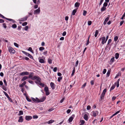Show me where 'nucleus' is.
<instances>
[{
  "label": "nucleus",
  "instance_id": "nucleus-1",
  "mask_svg": "<svg viewBox=\"0 0 125 125\" xmlns=\"http://www.w3.org/2000/svg\"><path fill=\"white\" fill-rule=\"evenodd\" d=\"M32 79L33 80H36L35 81V82L36 83L38 84L42 87H43L44 86V84L41 82V79L39 77L34 76V77L32 78Z\"/></svg>",
  "mask_w": 125,
  "mask_h": 125
},
{
  "label": "nucleus",
  "instance_id": "nucleus-2",
  "mask_svg": "<svg viewBox=\"0 0 125 125\" xmlns=\"http://www.w3.org/2000/svg\"><path fill=\"white\" fill-rule=\"evenodd\" d=\"M98 112L97 111H94L91 113V115L94 117L96 116L98 114Z\"/></svg>",
  "mask_w": 125,
  "mask_h": 125
},
{
  "label": "nucleus",
  "instance_id": "nucleus-3",
  "mask_svg": "<svg viewBox=\"0 0 125 125\" xmlns=\"http://www.w3.org/2000/svg\"><path fill=\"white\" fill-rule=\"evenodd\" d=\"M44 90L45 92L46 95H48L50 94L48 88L47 86L45 87L44 88Z\"/></svg>",
  "mask_w": 125,
  "mask_h": 125
},
{
  "label": "nucleus",
  "instance_id": "nucleus-4",
  "mask_svg": "<svg viewBox=\"0 0 125 125\" xmlns=\"http://www.w3.org/2000/svg\"><path fill=\"white\" fill-rule=\"evenodd\" d=\"M8 49L9 52L10 53H15V51L12 47L10 46L9 47Z\"/></svg>",
  "mask_w": 125,
  "mask_h": 125
},
{
  "label": "nucleus",
  "instance_id": "nucleus-5",
  "mask_svg": "<svg viewBox=\"0 0 125 125\" xmlns=\"http://www.w3.org/2000/svg\"><path fill=\"white\" fill-rule=\"evenodd\" d=\"M3 93L5 95L7 98H8L9 100V101L11 102H12V100L11 99V98H10L9 97V95L7 94V93L6 92H5L4 91H3Z\"/></svg>",
  "mask_w": 125,
  "mask_h": 125
},
{
  "label": "nucleus",
  "instance_id": "nucleus-6",
  "mask_svg": "<svg viewBox=\"0 0 125 125\" xmlns=\"http://www.w3.org/2000/svg\"><path fill=\"white\" fill-rule=\"evenodd\" d=\"M29 74V73L27 72H23L20 73V75L21 76H24L28 75Z\"/></svg>",
  "mask_w": 125,
  "mask_h": 125
},
{
  "label": "nucleus",
  "instance_id": "nucleus-7",
  "mask_svg": "<svg viewBox=\"0 0 125 125\" xmlns=\"http://www.w3.org/2000/svg\"><path fill=\"white\" fill-rule=\"evenodd\" d=\"M28 17L27 16H26L25 17H24L23 18H21V19H19V21H26L28 18Z\"/></svg>",
  "mask_w": 125,
  "mask_h": 125
},
{
  "label": "nucleus",
  "instance_id": "nucleus-8",
  "mask_svg": "<svg viewBox=\"0 0 125 125\" xmlns=\"http://www.w3.org/2000/svg\"><path fill=\"white\" fill-rule=\"evenodd\" d=\"M32 100L33 102L35 103H38V101H39V99L37 98H36V99L32 98Z\"/></svg>",
  "mask_w": 125,
  "mask_h": 125
},
{
  "label": "nucleus",
  "instance_id": "nucleus-9",
  "mask_svg": "<svg viewBox=\"0 0 125 125\" xmlns=\"http://www.w3.org/2000/svg\"><path fill=\"white\" fill-rule=\"evenodd\" d=\"M32 118V117L30 116H26L25 117V119L28 121L31 120Z\"/></svg>",
  "mask_w": 125,
  "mask_h": 125
},
{
  "label": "nucleus",
  "instance_id": "nucleus-10",
  "mask_svg": "<svg viewBox=\"0 0 125 125\" xmlns=\"http://www.w3.org/2000/svg\"><path fill=\"white\" fill-rule=\"evenodd\" d=\"M50 85L52 90L55 89V85L53 83L51 82L50 83Z\"/></svg>",
  "mask_w": 125,
  "mask_h": 125
},
{
  "label": "nucleus",
  "instance_id": "nucleus-11",
  "mask_svg": "<svg viewBox=\"0 0 125 125\" xmlns=\"http://www.w3.org/2000/svg\"><path fill=\"white\" fill-rule=\"evenodd\" d=\"M46 97L45 96H43L42 98H41L40 99H39V101H38V103L40 102H43L45 99H46Z\"/></svg>",
  "mask_w": 125,
  "mask_h": 125
},
{
  "label": "nucleus",
  "instance_id": "nucleus-12",
  "mask_svg": "<svg viewBox=\"0 0 125 125\" xmlns=\"http://www.w3.org/2000/svg\"><path fill=\"white\" fill-rule=\"evenodd\" d=\"M40 11V10L39 8H38L36 10H34V14H35L36 13H39Z\"/></svg>",
  "mask_w": 125,
  "mask_h": 125
},
{
  "label": "nucleus",
  "instance_id": "nucleus-13",
  "mask_svg": "<svg viewBox=\"0 0 125 125\" xmlns=\"http://www.w3.org/2000/svg\"><path fill=\"white\" fill-rule=\"evenodd\" d=\"M23 121V119L22 117V116H20L19 117V119L18 120V122H22Z\"/></svg>",
  "mask_w": 125,
  "mask_h": 125
},
{
  "label": "nucleus",
  "instance_id": "nucleus-14",
  "mask_svg": "<svg viewBox=\"0 0 125 125\" xmlns=\"http://www.w3.org/2000/svg\"><path fill=\"white\" fill-rule=\"evenodd\" d=\"M34 75V73H31L29 75L28 78H31L32 79V78L34 76H33Z\"/></svg>",
  "mask_w": 125,
  "mask_h": 125
},
{
  "label": "nucleus",
  "instance_id": "nucleus-15",
  "mask_svg": "<svg viewBox=\"0 0 125 125\" xmlns=\"http://www.w3.org/2000/svg\"><path fill=\"white\" fill-rule=\"evenodd\" d=\"M80 3L78 2H76L74 5L75 7L78 8L79 6Z\"/></svg>",
  "mask_w": 125,
  "mask_h": 125
},
{
  "label": "nucleus",
  "instance_id": "nucleus-16",
  "mask_svg": "<svg viewBox=\"0 0 125 125\" xmlns=\"http://www.w3.org/2000/svg\"><path fill=\"white\" fill-rule=\"evenodd\" d=\"M26 82L25 81H24L20 85H19V87H22L23 86L26 84Z\"/></svg>",
  "mask_w": 125,
  "mask_h": 125
},
{
  "label": "nucleus",
  "instance_id": "nucleus-17",
  "mask_svg": "<svg viewBox=\"0 0 125 125\" xmlns=\"http://www.w3.org/2000/svg\"><path fill=\"white\" fill-rule=\"evenodd\" d=\"M28 77L27 76H24L23 77L21 80V81H24L28 78Z\"/></svg>",
  "mask_w": 125,
  "mask_h": 125
},
{
  "label": "nucleus",
  "instance_id": "nucleus-18",
  "mask_svg": "<svg viewBox=\"0 0 125 125\" xmlns=\"http://www.w3.org/2000/svg\"><path fill=\"white\" fill-rule=\"evenodd\" d=\"M54 120H49L48 122H47V123L48 124H49L52 123L54 122Z\"/></svg>",
  "mask_w": 125,
  "mask_h": 125
},
{
  "label": "nucleus",
  "instance_id": "nucleus-19",
  "mask_svg": "<svg viewBox=\"0 0 125 125\" xmlns=\"http://www.w3.org/2000/svg\"><path fill=\"white\" fill-rule=\"evenodd\" d=\"M84 118L86 121H87L88 120V116L87 114L84 115Z\"/></svg>",
  "mask_w": 125,
  "mask_h": 125
},
{
  "label": "nucleus",
  "instance_id": "nucleus-20",
  "mask_svg": "<svg viewBox=\"0 0 125 125\" xmlns=\"http://www.w3.org/2000/svg\"><path fill=\"white\" fill-rule=\"evenodd\" d=\"M119 54L118 53H116L115 55V58L116 59H117L119 57Z\"/></svg>",
  "mask_w": 125,
  "mask_h": 125
},
{
  "label": "nucleus",
  "instance_id": "nucleus-21",
  "mask_svg": "<svg viewBox=\"0 0 125 125\" xmlns=\"http://www.w3.org/2000/svg\"><path fill=\"white\" fill-rule=\"evenodd\" d=\"M73 119V118L72 116L70 117L68 119L69 122H71Z\"/></svg>",
  "mask_w": 125,
  "mask_h": 125
},
{
  "label": "nucleus",
  "instance_id": "nucleus-22",
  "mask_svg": "<svg viewBox=\"0 0 125 125\" xmlns=\"http://www.w3.org/2000/svg\"><path fill=\"white\" fill-rule=\"evenodd\" d=\"M75 67H74L73 68V70L72 73L71 74V76H73V75L74 74V73L75 72Z\"/></svg>",
  "mask_w": 125,
  "mask_h": 125
},
{
  "label": "nucleus",
  "instance_id": "nucleus-23",
  "mask_svg": "<svg viewBox=\"0 0 125 125\" xmlns=\"http://www.w3.org/2000/svg\"><path fill=\"white\" fill-rule=\"evenodd\" d=\"M39 62H40L42 63H44V60L42 59H39Z\"/></svg>",
  "mask_w": 125,
  "mask_h": 125
},
{
  "label": "nucleus",
  "instance_id": "nucleus-24",
  "mask_svg": "<svg viewBox=\"0 0 125 125\" xmlns=\"http://www.w3.org/2000/svg\"><path fill=\"white\" fill-rule=\"evenodd\" d=\"M22 52L23 53L25 54L26 56H28L29 55H29L30 54L27 53L25 52L22 51Z\"/></svg>",
  "mask_w": 125,
  "mask_h": 125
},
{
  "label": "nucleus",
  "instance_id": "nucleus-25",
  "mask_svg": "<svg viewBox=\"0 0 125 125\" xmlns=\"http://www.w3.org/2000/svg\"><path fill=\"white\" fill-rule=\"evenodd\" d=\"M105 95L102 94L101 96L100 99L102 100L104 99Z\"/></svg>",
  "mask_w": 125,
  "mask_h": 125
},
{
  "label": "nucleus",
  "instance_id": "nucleus-26",
  "mask_svg": "<svg viewBox=\"0 0 125 125\" xmlns=\"http://www.w3.org/2000/svg\"><path fill=\"white\" fill-rule=\"evenodd\" d=\"M110 73V71L109 70L108 71L106 77H108L109 76Z\"/></svg>",
  "mask_w": 125,
  "mask_h": 125
},
{
  "label": "nucleus",
  "instance_id": "nucleus-27",
  "mask_svg": "<svg viewBox=\"0 0 125 125\" xmlns=\"http://www.w3.org/2000/svg\"><path fill=\"white\" fill-rule=\"evenodd\" d=\"M106 9V7L103 6V7H102L101 8V10L102 11H104V10H105Z\"/></svg>",
  "mask_w": 125,
  "mask_h": 125
},
{
  "label": "nucleus",
  "instance_id": "nucleus-28",
  "mask_svg": "<svg viewBox=\"0 0 125 125\" xmlns=\"http://www.w3.org/2000/svg\"><path fill=\"white\" fill-rule=\"evenodd\" d=\"M98 30H96L95 31V34L94 35V36L95 37H96L97 36L98 34Z\"/></svg>",
  "mask_w": 125,
  "mask_h": 125
},
{
  "label": "nucleus",
  "instance_id": "nucleus-29",
  "mask_svg": "<svg viewBox=\"0 0 125 125\" xmlns=\"http://www.w3.org/2000/svg\"><path fill=\"white\" fill-rule=\"evenodd\" d=\"M77 11V9H75L73 10L72 12V14L74 15Z\"/></svg>",
  "mask_w": 125,
  "mask_h": 125
},
{
  "label": "nucleus",
  "instance_id": "nucleus-30",
  "mask_svg": "<svg viewBox=\"0 0 125 125\" xmlns=\"http://www.w3.org/2000/svg\"><path fill=\"white\" fill-rule=\"evenodd\" d=\"M23 114V112L22 111H20L19 112V113L18 114L19 115H20Z\"/></svg>",
  "mask_w": 125,
  "mask_h": 125
},
{
  "label": "nucleus",
  "instance_id": "nucleus-31",
  "mask_svg": "<svg viewBox=\"0 0 125 125\" xmlns=\"http://www.w3.org/2000/svg\"><path fill=\"white\" fill-rule=\"evenodd\" d=\"M115 86L114 85H113L112 87H111L110 91H111L112 90H113L115 87Z\"/></svg>",
  "mask_w": 125,
  "mask_h": 125
},
{
  "label": "nucleus",
  "instance_id": "nucleus-32",
  "mask_svg": "<svg viewBox=\"0 0 125 125\" xmlns=\"http://www.w3.org/2000/svg\"><path fill=\"white\" fill-rule=\"evenodd\" d=\"M107 40H102V43L104 44L106 42Z\"/></svg>",
  "mask_w": 125,
  "mask_h": 125
},
{
  "label": "nucleus",
  "instance_id": "nucleus-33",
  "mask_svg": "<svg viewBox=\"0 0 125 125\" xmlns=\"http://www.w3.org/2000/svg\"><path fill=\"white\" fill-rule=\"evenodd\" d=\"M2 88L5 91H7V89L6 87L5 86H4L3 85L2 86Z\"/></svg>",
  "mask_w": 125,
  "mask_h": 125
},
{
  "label": "nucleus",
  "instance_id": "nucleus-34",
  "mask_svg": "<svg viewBox=\"0 0 125 125\" xmlns=\"http://www.w3.org/2000/svg\"><path fill=\"white\" fill-rule=\"evenodd\" d=\"M109 15H108V17L105 19L104 21L107 22L109 20Z\"/></svg>",
  "mask_w": 125,
  "mask_h": 125
},
{
  "label": "nucleus",
  "instance_id": "nucleus-35",
  "mask_svg": "<svg viewBox=\"0 0 125 125\" xmlns=\"http://www.w3.org/2000/svg\"><path fill=\"white\" fill-rule=\"evenodd\" d=\"M28 51H30L32 52H33V51L32 50V48L31 47H29L28 49Z\"/></svg>",
  "mask_w": 125,
  "mask_h": 125
},
{
  "label": "nucleus",
  "instance_id": "nucleus-36",
  "mask_svg": "<svg viewBox=\"0 0 125 125\" xmlns=\"http://www.w3.org/2000/svg\"><path fill=\"white\" fill-rule=\"evenodd\" d=\"M106 91V89H105L103 91V92L102 93V94L105 95V93Z\"/></svg>",
  "mask_w": 125,
  "mask_h": 125
},
{
  "label": "nucleus",
  "instance_id": "nucleus-37",
  "mask_svg": "<svg viewBox=\"0 0 125 125\" xmlns=\"http://www.w3.org/2000/svg\"><path fill=\"white\" fill-rule=\"evenodd\" d=\"M80 122L81 123V124L82 125H83L85 123V121L83 120H81L80 121Z\"/></svg>",
  "mask_w": 125,
  "mask_h": 125
},
{
  "label": "nucleus",
  "instance_id": "nucleus-38",
  "mask_svg": "<svg viewBox=\"0 0 125 125\" xmlns=\"http://www.w3.org/2000/svg\"><path fill=\"white\" fill-rule=\"evenodd\" d=\"M44 49V48L43 47H40L39 48V50L40 51H42Z\"/></svg>",
  "mask_w": 125,
  "mask_h": 125
},
{
  "label": "nucleus",
  "instance_id": "nucleus-39",
  "mask_svg": "<svg viewBox=\"0 0 125 125\" xmlns=\"http://www.w3.org/2000/svg\"><path fill=\"white\" fill-rule=\"evenodd\" d=\"M114 59H115L114 57H113V58H111V59L110 60V62H113L114 61Z\"/></svg>",
  "mask_w": 125,
  "mask_h": 125
},
{
  "label": "nucleus",
  "instance_id": "nucleus-40",
  "mask_svg": "<svg viewBox=\"0 0 125 125\" xmlns=\"http://www.w3.org/2000/svg\"><path fill=\"white\" fill-rule=\"evenodd\" d=\"M62 79V77H59L58 78V82H60L61 80Z\"/></svg>",
  "mask_w": 125,
  "mask_h": 125
},
{
  "label": "nucleus",
  "instance_id": "nucleus-41",
  "mask_svg": "<svg viewBox=\"0 0 125 125\" xmlns=\"http://www.w3.org/2000/svg\"><path fill=\"white\" fill-rule=\"evenodd\" d=\"M48 63L50 64H51L52 63V60L50 59H49L48 60Z\"/></svg>",
  "mask_w": 125,
  "mask_h": 125
},
{
  "label": "nucleus",
  "instance_id": "nucleus-42",
  "mask_svg": "<svg viewBox=\"0 0 125 125\" xmlns=\"http://www.w3.org/2000/svg\"><path fill=\"white\" fill-rule=\"evenodd\" d=\"M12 27L14 28H16L17 27V25L16 24H14L12 25Z\"/></svg>",
  "mask_w": 125,
  "mask_h": 125
},
{
  "label": "nucleus",
  "instance_id": "nucleus-43",
  "mask_svg": "<svg viewBox=\"0 0 125 125\" xmlns=\"http://www.w3.org/2000/svg\"><path fill=\"white\" fill-rule=\"evenodd\" d=\"M92 23V22L91 21H89L88 22V24L89 25H91Z\"/></svg>",
  "mask_w": 125,
  "mask_h": 125
},
{
  "label": "nucleus",
  "instance_id": "nucleus-44",
  "mask_svg": "<svg viewBox=\"0 0 125 125\" xmlns=\"http://www.w3.org/2000/svg\"><path fill=\"white\" fill-rule=\"evenodd\" d=\"M26 99L29 102H30L31 101V100L28 97H26Z\"/></svg>",
  "mask_w": 125,
  "mask_h": 125
},
{
  "label": "nucleus",
  "instance_id": "nucleus-45",
  "mask_svg": "<svg viewBox=\"0 0 125 125\" xmlns=\"http://www.w3.org/2000/svg\"><path fill=\"white\" fill-rule=\"evenodd\" d=\"M27 22H25L22 23V25L23 26H25L27 25Z\"/></svg>",
  "mask_w": 125,
  "mask_h": 125
},
{
  "label": "nucleus",
  "instance_id": "nucleus-46",
  "mask_svg": "<svg viewBox=\"0 0 125 125\" xmlns=\"http://www.w3.org/2000/svg\"><path fill=\"white\" fill-rule=\"evenodd\" d=\"M86 83H84L82 85V88H83L86 85Z\"/></svg>",
  "mask_w": 125,
  "mask_h": 125
},
{
  "label": "nucleus",
  "instance_id": "nucleus-47",
  "mask_svg": "<svg viewBox=\"0 0 125 125\" xmlns=\"http://www.w3.org/2000/svg\"><path fill=\"white\" fill-rule=\"evenodd\" d=\"M91 109V107L90 105H88L87 107V110H90Z\"/></svg>",
  "mask_w": 125,
  "mask_h": 125
},
{
  "label": "nucleus",
  "instance_id": "nucleus-48",
  "mask_svg": "<svg viewBox=\"0 0 125 125\" xmlns=\"http://www.w3.org/2000/svg\"><path fill=\"white\" fill-rule=\"evenodd\" d=\"M107 4H108L107 3L105 2L103 6L106 7L107 6Z\"/></svg>",
  "mask_w": 125,
  "mask_h": 125
},
{
  "label": "nucleus",
  "instance_id": "nucleus-49",
  "mask_svg": "<svg viewBox=\"0 0 125 125\" xmlns=\"http://www.w3.org/2000/svg\"><path fill=\"white\" fill-rule=\"evenodd\" d=\"M4 83L5 84L6 86H7V83L6 81V80L5 79H4L3 81Z\"/></svg>",
  "mask_w": 125,
  "mask_h": 125
},
{
  "label": "nucleus",
  "instance_id": "nucleus-50",
  "mask_svg": "<svg viewBox=\"0 0 125 125\" xmlns=\"http://www.w3.org/2000/svg\"><path fill=\"white\" fill-rule=\"evenodd\" d=\"M86 13H87L86 11L85 10H84L83 12V15L84 16H85L86 15Z\"/></svg>",
  "mask_w": 125,
  "mask_h": 125
},
{
  "label": "nucleus",
  "instance_id": "nucleus-51",
  "mask_svg": "<svg viewBox=\"0 0 125 125\" xmlns=\"http://www.w3.org/2000/svg\"><path fill=\"white\" fill-rule=\"evenodd\" d=\"M22 59H25L26 60H28L29 59V58L27 57H23Z\"/></svg>",
  "mask_w": 125,
  "mask_h": 125
},
{
  "label": "nucleus",
  "instance_id": "nucleus-52",
  "mask_svg": "<svg viewBox=\"0 0 125 125\" xmlns=\"http://www.w3.org/2000/svg\"><path fill=\"white\" fill-rule=\"evenodd\" d=\"M14 45L16 47H19V45H18L16 43L14 42Z\"/></svg>",
  "mask_w": 125,
  "mask_h": 125
},
{
  "label": "nucleus",
  "instance_id": "nucleus-53",
  "mask_svg": "<svg viewBox=\"0 0 125 125\" xmlns=\"http://www.w3.org/2000/svg\"><path fill=\"white\" fill-rule=\"evenodd\" d=\"M57 70V67H54L53 69V71L54 72H55Z\"/></svg>",
  "mask_w": 125,
  "mask_h": 125
},
{
  "label": "nucleus",
  "instance_id": "nucleus-54",
  "mask_svg": "<svg viewBox=\"0 0 125 125\" xmlns=\"http://www.w3.org/2000/svg\"><path fill=\"white\" fill-rule=\"evenodd\" d=\"M106 71V69H104L103 71V74H105Z\"/></svg>",
  "mask_w": 125,
  "mask_h": 125
},
{
  "label": "nucleus",
  "instance_id": "nucleus-55",
  "mask_svg": "<svg viewBox=\"0 0 125 125\" xmlns=\"http://www.w3.org/2000/svg\"><path fill=\"white\" fill-rule=\"evenodd\" d=\"M78 63H79V61L78 60H77L76 61V63H75V66L76 67L77 66Z\"/></svg>",
  "mask_w": 125,
  "mask_h": 125
},
{
  "label": "nucleus",
  "instance_id": "nucleus-56",
  "mask_svg": "<svg viewBox=\"0 0 125 125\" xmlns=\"http://www.w3.org/2000/svg\"><path fill=\"white\" fill-rule=\"evenodd\" d=\"M28 82L29 83H30L31 84H34V83L33 82V81H29Z\"/></svg>",
  "mask_w": 125,
  "mask_h": 125
},
{
  "label": "nucleus",
  "instance_id": "nucleus-57",
  "mask_svg": "<svg viewBox=\"0 0 125 125\" xmlns=\"http://www.w3.org/2000/svg\"><path fill=\"white\" fill-rule=\"evenodd\" d=\"M71 111V110L70 109H68L67 111V114L69 113Z\"/></svg>",
  "mask_w": 125,
  "mask_h": 125
},
{
  "label": "nucleus",
  "instance_id": "nucleus-58",
  "mask_svg": "<svg viewBox=\"0 0 125 125\" xmlns=\"http://www.w3.org/2000/svg\"><path fill=\"white\" fill-rule=\"evenodd\" d=\"M90 83H91V85H94V81L93 80H91V81Z\"/></svg>",
  "mask_w": 125,
  "mask_h": 125
},
{
  "label": "nucleus",
  "instance_id": "nucleus-59",
  "mask_svg": "<svg viewBox=\"0 0 125 125\" xmlns=\"http://www.w3.org/2000/svg\"><path fill=\"white\" fill-rule=\"evenodd\" d=\"M0 17L3 18L5 19L6 18L0 13Z\"/></svg>",
  "mask_w": 125,
  "mask_h": 125
},
{
  "label": "nucleus",
  "instance_id": "nucleus-60",
  "mask_svg": "<svg viewBox=\"0 0 125 125\" xmlns=\"http://www.w3.org/2000/svg\"><path fill=\"white\" fill-rule=\"evenodd\" d=\"M3 25L4 28H6L7 27L5 23H3Z\"/></svg>",
  "mask_w": 125,
  "mask_h": 125
},
{
  "label": "nucleus",
  "instance_id": "nucleus-61",
  "mask_svg": "<svg viewBox=\"0 0 125 125\" xmlns=\"http://www.w3.org/2000/svg\"><path fill=\"white\" fill-rule=\"evenodd\" d=\"M116 97L115 96H113L112 99V100L113 101L116 98Z\"/></svg>",
  "mask_w": 125,
  "mask_h": 125
},
{
  "label": "nucleus",
  "instance_id": "nucleus-62",
  "mask_svg": "<svg viewBox=\"0 0 125 125\" xmlns=\"http://www.w3.org/2000/svg\"><path fill=\"white\" fill-rule=\"evenodd\" d=\"M0 75L1 77H3L4 76L3 73L2 72H1L0 73Z\"/></svg>",
  "mask_w": 125,
  "mask_h": 125
},
{
  "label": "nucleus",
  "instance_id": "nucleus-63",
  "mask_svg": "<svg viewBox=\"0 0 125 125\" xmlns=\"http://www.w3.org/2000/svg\"><path fill=\"white\" fill-rule=\"evenodd\" d=\"M47 53V51H46L43 53V54L44 55H46Z\"/></svg>",
  "mask_w": 125,
  "mask_h": 125
},
{
  "label": "nucleus",
  "instance_id": "nucleus-64",
  "mask_svg": "<svg viewBox=\"0 0 125 125\" xmlns=\"http://www.w3.org/2000/svg\"><path fill=\"white\" fill-rule=\"evenodd\" d=\"M124 21H122L120 22V25H122L124 22Z\"/></svg>",
  "mask_w": 125,
  "mask_h": 125
}]
</instances>
